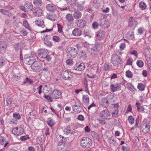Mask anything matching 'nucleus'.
I'll list each match as a JSON object with an SVG mask.
<instances>
[{
	"mask_svg": "<svg viewBox=\"0 0 151 151\" xmlns=\"http://www.w3.org/2000/svg\"><path fill=\"white\" fill-rule=\"evenodd\" d=\"M80 142L81 146L84 148H89L92 145V141L88 137L82 138Z\"/></svg>",
	"mask_w": 151,
	"mask_h": 151,
	"instance_id": "1",
	"label": "nucleus"
},
{
	"mask_svg": "<svg viewBox=\"0 0 151 151\" xmlns=\"http://www.w3.org/2000/svg\"><path fill=\"white\" fill-rule=\"evenodd\" d=\"M122 58L117 54H114L111 55V62L114 66H118L122 64Z\"/></svg>",
	"mask_w": 151,
	"mask_h": 151,
	"instance_id": "2",
	"label": "nucleus"
},
{
	"mask_svg": "<svg viewBox=\"0 0 151 151\" xmlns=\"http://www.w3.org/2000/svg\"><path fill=\"white\" fill-rule=\"evenodd\" d=\"M99 116L103 119H109L111 118V116L109 111L105 109L101 111L99 114Z\"/></svg>",
	"mask_w": 151,
	"mask_h": 151,
	"instance_id": "3",
	"label": "nucleus"
},
{
	"mask_svg": "<svg viewBox=\"0 0 151 151\" xmlns=\"http://www.w3.org/2000/svg\"><path fill=\"white\" fill-rule=\"evenodd\" d=\"M31 68L34 71L39 72L42 69V65L40 63L36 61L32 65Z\"/></svg>",
	"mask_w": 151,
	"mask_h": 151,
	"instance_id": "4",
	"label": "nucleus"
},
{
	"mask_svg": "<svg viewBox=\"0 0 151 151\" xmlns=\"http://www.w3.org/2000/svg\"><path fill=\"white\" fill-rule=\"evenodd\" d=\"M67 52L68 53V56L70 58H75L77 55L76 49L73 47L68 48Z\"/></svg>",
	"mask_w": 151,
	"mask_h": 151,
	"instance_id": "5",
	"label": "nucleus"
},
{
	"mask_svg": "<svg viewBox=\"0 0 151 151\" xmlns=\"http://www.w3.org/2000/svg\"><path fill=\"white\" fill-rule=\"evenodd\" d=\"M110 88L111 91L114 93L117 91H120L121 89V83H116L110 85Z\"/></svg>",
	"mask_w": 151,
	"mask_h": 151,
	"instance_id": "6",
	"label": "nucleus"
},
{
	"mask_svg": "<svg viewBox=\"0 0 151 151\" xmlns=\"http://www.w3.org/2000/svg\"><path fill=\"white\" fill-rule=\"evenodd\" d=\"M72 73L68 70H63L61 73L62 78L65 80L70 79V76H71Z\"/></svg>",
	"mask_w": 151,
	"mask_h": 151,
	"instance_id": "7",
	"label": "nucleus"
},
{
	"mask_svg": "<svg viewBox=\"0 0 151 151\" xmlns=\"http://www.w3.org/2000/svg\"><path fill=\"white\" fill-rule=\"evenodd\" d=\"M12 133L16 135L19 136L22 134L24 132V129L20 127L14 128L12 131Z\"/></svg>",
	"mask_w": 151,
	"mask_h": 151,
	"instance_id": "8",
	"label": "nucleus"
},
{
	"mask_svg": "<svg viewBox=\"0 0 151 151\" xmlns=\"http://www.w3.org/2000/svg\"><path fill=\"white\" fill-rule=\"evenodd\" d=\"M30 57L28 58V59L27 60L25 63L28 65H32L35 61L36 54L35 52H31L30 55Z\"/></svg>",
	"mask_w": 151,
	"mask_h": 151,
	"instance_id": "9",
	"label": "nucleus"
},
{
	"mask_svg": "<svg viewBox=\"0 0 151 151\" xmlns=\"http://www.w3.org/2000/svg\"><path fill=\"white\" fill-rule=\"evenodd\" d=\"M33 14L36 17L41 16L42 14V11L39 7H34L32 9Z\"/></svg>",
	"mask_w": 151,
	"mask_h": 151,
	"instance_id": "10",
	"label": "nucleus"
},
{
	"mask_svg": "<svg viewBox=\"0 0 151 151\" xmlns=\"http://www.w3.org/2000/svg\"><path fill=\"white\" fill-rule=\"evenodd\" d=\"M73 68L76 70L82 71L85 68V65L83 63H78L75 65Z\"/></svg>",
	"mask_w": 151,
	"mask_h": 151,
	"instance_id": "11",
	"label": "nucleus"
},
{
	"mask_svg": "<svg viewBox=\"0 0 151 151\" xmlns=\"http://www.w3.org/2000/svg\"><path fill=\"white\" fill-rule=\"evenodd\" d=\"M38 54L40 57L44 58L48 55V50L46 49H40L38 50Z\"/></svg>",
	"mask_w": 151,
	"mask_h": 151,
	"instance_id": "12",
	"label": "nucleus"
},
{
	"mask_svg": "<svg viewBox=\"0 0 151 151\" xmlns=\"http://www.w3.org/2000/svg\"><path fill=\"white\" fill-rule=\"evenodd\" d=\"M100 105L105 107H108L109 104V100L107 98L104 97L100 101Z\"/></svg>",
	"mask_w": 151,
	"mask_h": 151,
	"instance_id": "13",
	"label": "nucleus"
},
{
	"mask_svg": "<svg viewBox=\"0 0 151 151\" xmlns=\"http://www.w3.org/2000/svg\"><path fill=\"white\" fill-rule=\"evenodd\" d=\"M105 32L102 30H99L98 31L96 34V39L99 40H101L104 38L105 36Z\"/></svg>",
	"mask_w": 151,
	"mask_h": 151,
	"instance_id": "14",
	"label": "nucleus"
},
{
	"mask_svg": "<svg viewBox=\"0 0 151 151\" xmlns=\"http://www.w3.org/2000/svg\"><path fill=\"white\" fill-rule=\"evenodd\" d=\"M73 110L75 112L79 113L82 110L81 106L79 105V103L76 102L75 105L73 107Z\"/></svg>",
	"mask_w": 151,
	"mask_h": 151,
	"instance_id": "15",
	"label": "nucleus"
},
{
	"mask_svg": "<svg viewBox=\"0 0 151 151\" xmlns=\"http://www.w3.org/2000/svg\"><path fill=\"white\" fill-rule=\"evenodd\" d=\"M46 8L48 11L52 12H53L56 9V6L52 4L47 5Z\"/></svg>",
	"mask_w": 151,
	"mask_h": 151,
	"instance_id": "16",
	"label": "nucleus"
},
{
	"mask_svg": "<svg viewBox=\"0 0 151 151\" xmlns=\"http://www.w3.org/2000/svg\"><path fill=\"white\" fill-rule=\"evenodd\" d=\"M61 93L60 91L58 90H55L52 93V98L54 99H57L60 97Z\"/></svg>",
	"mask_w": 151,
	"mask_h": 151,
	"instance_id": "17",
	"label": "nucleus"
},
{
	"mask_svg": "<svg viewBox=\"0 0 151 151\" xmlns=\"http://www.w3.org/2000/svg\"><path fill=\"white\" fill-rule=\"evenodd\" d=\"M99 50L98 48V45H96L95 46L91 48V55H98Z\"/></svg>",
	"mask_w": 151,
	"mask_h": 151,
	"instance_id": "18",
	"label": "nucleus"
},
{
	"mask_svg": "<svg viewBox=\"0 0 151 151\" xmlns=\"http://www.w3.org/2000/svg\"><path fill=\"white\" fill-rule=\"evenodd\" d=\"M142 131L145 133H147L150 130V127L149 124L147 123L145 125H143L142 126Z\"/></svg>",
	"mask_w": 151,
	"mask_h": 151,
	"instance_id": "19",
	"label": "nucleus"
},
{
	"mask_svg": "<svg viewBox=\"0 0 151 151\" xmlns=\"http://www.w3.org/2000/svg\"><path fill=\"white\" fill-rule=\"evenodd\" d=\"M0 144L3 145L4 147L7 146V145L9 144L8 142L6 140V139L3 137H0Z\"/></svg>",
	"mask_w": 151,
	"mask_h": 151,
	"instance_id": "20",
	"label": "nucleus"
},
{
	"mask_svg": "<svg viewBox=\"0 0 151 151\" xmlns=\"http://www.w3.org/2000/svg\"><path fill=\"white\" fill-rule=\"evenodd\" d=\"M35 23L36 25L42 28H44L45 27L44 22L41 20H36Z\"/></svg>",
	"mask_w": 151,
	"mask_h": 151,
	"instance_id": "21",
	"label": "nucleus"
},
{
	"mask_svg": "<svg viewBox=\"0 0 151 151\" xmlns=\"http://www.w3.org/2000/svg\"><path fill=\"white\" fill-rule=\"evenodd\" d=\"M83 103L86 105H88L89 104V97L88 95H83Z\"/></svg>",
	"mask_w": 151,
	"mask_h": 151,
	"instance_id": "22",
	"label": "nucleus"
},
{
	"mask_svg": "<svg viewBox=\"0 0 151 151\" xmlns=\"http://www.w3.org/2000/svg\"><path fill=\"white\" fill-rule=\"evenodd\" d=\"M82 13L79 11L74 12L73 14V17L76 19H81V17Z\"/></svg>",
	"mask_w": 151,
	"mask_h": 151,
	"instance_id": "23",
	"label": "nucleus"
},
{
	"mask_svg": "<svg viewBox=\"0 0 151 151\" xmlns=\"http://www.w3.org/2000/svg\"><path fill=\"white\" fill-rule=\"evenodd\" d=\"M72 34L75 36H79L81 34V31L79 29H75L73 31Z\"/></svg>",
	"mask_w": 151,
	"mask_h": 151,
	"instance_id": "24",
	"label": "nucleus"
},
{
	"mask_svg": "<svg viewBox=\"0 0 151 151\" xmlns=\"http://www.w3.org/2000/svg\"><path fill=\"white\" fill-rule=\"evenodd\" d=\"M86 24V22L84 20L80 19L77 21V25L78 27L81 28L84 27Z\"/></svg>",
	"mask_w": 151,
	"mask_h": 151,
	"instance_id": "25",
	"label": "nucleus"
},
{
	"mask_svg": "<svg viewBox=\"0 0 151 151\" xmlns=\"http://www.w3.org/2000/svg\"><path fill=\"white\" fill-rule=\"evenodd\" d=\"M24 7L26 9L32 10L33 9V5L31 2L26 1L24 4Z\"/></svg>",
	"mask_w": 151,
	"mask_h": 151,
	"instance_id": "26",
	"label": "nucleus"
},
{
	"mask_svg": "<svg viewBox=\"0 0 151 151\" xmlns=\"http://www.w3.org/2000/svg\"><path fill=\"white\" fill-rule=\"evenodd\" d=\"M67 21L69 22H73L74 20L73 17L72 16V14L68 13L67 14L65 17Z\"/></svg>",
	"mask_w": 151,
	"mask_h": 151,
	"instance_id": "27",
	"label": "nucleus"
},
{
	"mask_svg": "<svg viewBox=\"0 0 151 151\" xmlns=\"http://www.w3.org/2000/svg\"><path fill=\"white\" fill-rule=\"evenodd\" d=\"M71 131V129L70 126L69 125L67 126L63 130V132L64 134L68 135L69 134Z\"/></svg>",
	"mask_w": 151,
	"mask_h": 151,
	"instance_id": "28",
	"label": "nucleus"
},
{
	"mask_svg": "<svg viewBox=\"0 0 151 151\" xmlns=\"http://www.w3.org/2000/svg\"><path fill=\"white\" fill-rule=\"evenodd\" d=\"M33 83V81L30 78H26L24 80L23 83L25 85H28L32 84Z\"/></svg>",
	"mask_w": 151,
	"mask_h": 151,
	"instance_id": "29",
	"label": "nucleus"
},
{
	"mask_svg": "<svg viewBox=\"0 0 151 151\" xmlns=\"http://www.w3.org/2000/svg\"><path fill=\"white\" fill-rule=\"evenodd\" d=\"M7 46V44L3 41L0 42V49L1 50H5Z\"/></svg>",
	"mask_w": 151,
	"mask_h": 151,
	"instance_id": "30",
	"label": "nucleus"
},
{
	"mask_svg": "<svg viewBox=\"0 0 151 151\" xmlns=\"http://www.w3.org/2000/svg\"><path fill=\"white\" fill-rule=\"evenodd\" d=\"M109 142L111 146L115 145L116 143V140L115 138H111L109 140Z\"/></svg>",
	"mask_w": 151,
	"mask_h": 151,
	"instance_id": "31",
	"label": "nucleus"
},
{
	"mask_svg": "<svg viewBox=\"0 0 151 151\" xmlns=\"http://www.w3.org/2000/svg\"><path fill=\"white\" fill-rule=\"evenodd\" d=\"M33 3L36 6H41L42 4V0H33Z\"/></svg>",
	"mask_w": 151,
	"mask_h": 151,
	"instance_id": "32",
	"label": "nucleus"
},
{
	"mask_svg": "<svg viewBox=\"0 0 151 151\" xmlns=\"http://www.w3.org/2000/svg\"><path fill=\"white\" fill-rule=\"evenodd\" d=\"M139 7L142 10L145 9L147 7L146 4L144 2H140L139 4Z\"/></svg>",
	"mask_w": 151,
	"mask_h": 151,
	"instance_id": "33",
	"label": "nucleus"
},
{
	"mask_svg": "<svg viewBox=\"0 0 151 151\" xmlns=\"http://www.w3.org/2000/svg\"><path fill=\"white\" fill-rule=\"evenodd\" d=\"M112 65L109 63H106L104 65V69L105 71H107L111 68Z\"/></svg>",
	"mask_w": 151,
	"mask_h": 151,
	"instance_id": "34",
	"label": "nucleus"
},
{
	"mask_svg": "<svg viewBox=\"0 0 151 151\" xmlns=\"http://www.w3.org/2000/svg\"><path fill=\"white\" fill-rule=\"evenodd\" d=\"M133 17H131L129 18L128 19V26L129 27L132 26L133 24Z\"/></svg>",
	"mask_w": 151,
	"mask_h": 151,
	"instance_id": "35",
	"label": "nucleus"
},
{
	"mask_svg": "<svg viewBox=\"0 0 151 151\" xmlns=\"http://www.w3.org/2000/svg\"><path fill=\"white\" fill-rule=\"evenodd\" d=\"M47 123L48 125L51 127H52L55 124L54 121L51 118L48 119Z\"/></svg>",
	"mask_w": 151,
	"mask_h": 151,
	"instance_id": "36",
	"label": "nucleus"
},
{
	"mask_svg": "<svg viewBox=\"0 0 151 151\" xmlns=\"http://www.w3.org/2000/svg\"><path fill=\"white\" fill-rule=\"evenodd\" d=\"M23 25L28 30H30L31 28L29 27L27 20H24L23 22Z\"/></svg>",
	"mask_w": 151,
	"mask_h": 151,
	"instance_id": "37",
	"label": "nucleus"
},
{
	"mask_svg": "<svg viewBox=\"0 0 151 151\" xmlns=\"http://www.w3.org/2000/svg\"><path fill=\"white\" fill-rule=\"evenodd\" d=\"M127 37L128 38L132 40L134 37V33L132 32H129L127 35Z\"/></svg>",
	"mask_w": 151,
	"mask_h": 151,
	"instance_id": "38",
	"label": "nucleus"
},
{
	"mask_svg": "<svg viewBox=\"0 0 151 151\" xmlns=\"http://www.w3.org/2000/svg\"><path fill=\"white\" fill-rule=\"evenodd\" d=\"M44 140L43 138L39 137H37L36 139L37 142L39 144H42V142Z\"/></svg>",
	"mask_w": 151,
	"mask_h": 151,
	"instance_id": "39",
	"label": "nucleus"
},
{
	"mask_svg": "<svg viewBox=\"0 0 151 151\" xmlns=\"http://www.w3.org/2000/svg\"><path fill=\"white\" fill-rule=\"evenodd\" d=\"M0 12H1L4 15H6L7 16L9 15V11L7 10H5V9H0Z\"/></svg>",
	"mask_w": 151,
	"mask_h": 151,
	"instance_id": "40",
	"label": "nucleus"
},
{
	"mask_svg": "<svg viewBox=\"0 0 151 151\" xmlns=\"http://www.w3.org/2000/svg\"><path fill=\"white\" fill-rule=\"evenodd\" d=\"M104 119H101L100 118H98L97 119V120L99 122V124L104 125H105L106 123V121Z\"/></svg>",
	"mask_w": 151,
	"mask_h": 151,
	"instance_id": "41",
	"label": "nucleus"
},
{
	"mask_svg": "<svg viewBox=\"0 0 151 151\" xmlns=\"http://www.w3.org/2000/svg\"><path fill=\"white\" fill-rule=\"evenodd\" d=\"M14 117L16 120L19 119L21 118V116L19 113H14L13 114Z\"/></svg>",
	"mask_w": 151,
	"mask_h": 151,
	"instance_id": "42",
	"label": "nucleus"
},
{
	"mask_svg": "<svg viewBox=\"0 0 151 151\" xmlns=\"http://www.w3.org/2000/svg\"><path fill=\"white\" fill-rule=\"evenodd\" d=\"M80 58L84 60L86 59L87 58L86 53L84 51H82L81 52Z\"/></svg>",
	"mask_w": 151,
	"mask_h": 151,
	"instance_id": "43",
	"label": "nucleus"
},
{
	"mask_svg": "<svg viewBox=\"0 0 151 151\" xmlns=\"http://www.w3.org/2000/svg\"><path fill=\"white\" fill-rule=\"evenodd\" d=\"M137 88L138 89L141 91L144 90L145 88V87L141 83L138 84Z\"/></svg>",
	"mask_w": 151,
	"mask_h": 151,
	"instance_id": "44",
	"label": "nucleus"
},
{
	"mask_svg": "<svg viewBox=\"0 0 151 151\" xmlns=\"http://www.w3.org/2000/svg\"><path fill=\"white\" fill-rule=\"evenodd\" d=\"M127 88L130 91H134L135 88L131 84H128L127 85Z\"/></svg>",
	"mask_w": 151,
	"mask_h": 151,
	"instance_id": "45",
	"label": "nucleus"
},
{
	"mask_svg": "<svg viewBox=\"0 0 151 151\" xmlns=\"http://www.w3.org/2000/svg\"><path fill=\"white\" fill-rule=\"evenodd\" d=\"M137 65L140 68L142 67L143 65V62L141 60H139L137 61L136 63Z\"/></svg>",
	"mask_w": 151,
	"mask_h": 151,
	"instance_id": "46",
	"label": "nucleus"
},
{
	"mask_svg": "<svg viewBox=\"0 0 151 151\" xmlns=\"http://www.w3.org/2000/svg\"><path fill=\"white\" fill-rule=\"evenodd\" d=\"M126 75L127 77L129 78H132L133 76L132 72L129 70L126 72Z\"/></svg>",
	"mask_w": 151,
	"mask_h": 151,
	"instance_id": "47",
	"label": "nucleus"
},
{
	"mask_svg": "<svg viewBox=\"0 0 151 151\" xmlns=\"http://www.w3.org/2000/svg\"><path fill=\"white\" fill-rule=\"evenodd\" d=\"M43 97L49 101L50 102L52 101V98L50 96L45 95L43 96Z\"/></svg>",
	"mask_w": 151,
	"mask_h": 151,
	"instance_id": "48",
	"label": "nucleus"
},
{
	"mask_svg": "<svg viewBox=\"0 0 151 151\" xmlns=\"http://www.w3.org/2000/svg\"><path fill=\"white\" fill-rule=\"evenodd\" d=\"M12 78L14 81H17L19 79L20 77L18 74H14L12 77Z\"/></svg>",
	"mask_w": 151,
	"mask_h": 151,
	"instance_id": "49",
	"label": "nucleus"
},
{
	"mask_svg": "<svg viewBox=\"0 0 151 151\" xmlns=\"http://www.w3.org/2000/svg\"><path fill=\"white\" fill-rule=\"evenodd\" d=\"M66 63L69 65H72L73 63V60L70 59H67L66 61Z\"/></svg>",
	"mask_w": 151,
	"mask_h": 151,
	"instance_id": "50",
	"label": "nucleus"
},
{
	"mask_svg": "<svg viewBox=\"0 0 151 151\" xmlns=\"http://www.w3.org/2000/svg\"><path fill=\"white\" fill-rule=\"evenodd\" d=\"M52 39L54 41L56 42H59L60 40V37L57 36H54L53 37Z\"/></svg>",
	"mask_w": 151,
	"mask_h": 151,
	"instance_id": "51",
	"label": "nucleus"
},
{
	"mask_svg": "<svg viewBox=\"0 0 151 151\" xmlns=\"http://www.w3.org/2000/svg\"><path fill=\"white\" fill-rule=\"evenodd\" d=\"M128 121L129 123L132 124L134 122V119L132 116H130L128 117Z\"/></svg>",
	"mask_w": 151,
	"mask_h": 151,
	"instance_id": "52",
	"label": "nucleus"
},
{
	"mask_svg": "<svg viewBox=\"0 0 151 151\" xmlns=\"http://www.w3.org/2000/svg\"><path fill=\"white\" fill-rule=\"evenodd\" d=\"M43 88V86L42 85H41L40 86L37 88V91L39 94H41L42 92V89Z\"/></svg>",
	"mask_w": 151,
	"mask_h": 151,
	"instance_id": "53",
	"label": "nucleus"
},
{
	"mask_svg": "<svg viewBox=\"0 0 151 151\" xmlns=\"http://www.w3.org/2000/svg\"><path fill=\"white\" fill-rule=\"evenodd\" d=\"M14 47L16 50H19L21 48V46L19 43L14 44Z\"/></svg>",
	"mask_w": 151,
	"mask_h": 151,
	"instance_id": "54",
	"label": "nucleus"
},
{
	"mask_svg": "<svg viewBox=\"0 0 151 151\" xmlns=\"http://www.w3.org/2000/svg\"><path fill=\"white\" fill-rule=\"evenodd\" d=\"M9 123L10 124H12L13 125H16L17 123V120H14L12 119H11L9 120Z\"/></svg>",
	"mask_w": 151,
	"mask_h": 151,
	"instance_id": "55",
	"label": "nucleus"
},
{
	"mask_svg": "<svg viewBox=\"0 0 151 151\" xmlns=\"http://www.w3.org/2000/svg\"><path fill=\"white\" fill-rule=\"evenodd\" d=\"M68 4L71 5L75 3L76 0H66Z\"/></svg>",
	"mask_w": 151,
	"mask_h": 151,
	"instance_id": "56",
	"label": "nucleus"
},
{
	"mask_svg": "<svg viewBox=\"0 0 151 151\" xmlns=\"http://www.w3.org/2000/svg\"><path fill=\"white\" fill-rule=\"evenodd\" d=\"M45 44L47 46L51 47L52 45V43L51 42L48 41H45L44 42Z\"/></svg>",
	"mask_w": 151,
	"mask_h": 151,
	"instance_id": "57",
	"label": "nucleus"
},
{
	"mask_svg": "<svg viewBox=\"0 0 151 151\" xmlns=\"http://www.w3.org/2000/svg\"><path fill=\"white\" fill-rule=\"evenodd\" d=\"M126 47V45L125 43H123L120 44L119 46V48L121 51L124 49Z\"/></svg>",
	"mask_w": 151,
	"mask_h": 151,
	"instance_id": "58",
	"label": "nucleus"
},
{
	"mask_svg": "<svg viewBox=\"0 0 151 151\" xmlns=\"http://www.w3.org/2000/svg\"><path fill=\"white\" fill-rule=\"evenodd\" d=\"M121 150L123 151H129V148L123 145L122 146Z\"/></svg>",
	"mask_w": 151,
	"mask_h": 151,
	"instance_id": "59",
	"label": "nucleus"
},
{
	"mask_svg": "<svg viewBox=\"0 0 151 151\" xmlns=\"http://www.w3.org/2000/svg\"><path fill=\"white\" fill-rule=\"evenodd\" d=\"M60 138L61 143H64L66 142L67 141L66 138L60 135Z\"/></svg>",
	"mask_w": 151,
	"mask_h": 151,
	"instance_id": "60",
	"label": "nucleus"
},
{
	"mask_svg": "<svg viewBox=\"0 0 151 151\" xmlns=\"http://www.w3.org/2000/svg\"><path fill=\"white\" fill-rule=\"evenodd\" d=\"M118 111L116 109L112 113V115L114 116H116L118 114Z\"/></svg>",
	"mask_w": 151,
	"mask_h": 151,
	"instance_id": "61",
	"label": "nucleus"
},
{
	"mask_svg": "<svg viewBox=\"0 0 151 151\" xmlns=\"http://www.w3.org/2000/svg\"><path fill=\"white\" fill-rule=\"evenodd\" d=\"M41 71V72H49L48 70V68L47 67H45L44 68H43L42 67V69L40 71Z\"/></svg>",
	"mask_w": 151,
	"mask_h": 151,
	"instance_id": "62",
	"label": "nucleus"
},
{
	"mask_svg": "<svg viewBox=\"0 0 151 151\" xmlns=\"http://www.w3.org/2000/svg\"><path fill=\"white\" fill-rule=\"evenodd\" d=\"M137 109L138 111H143L145 109L144 107L142 106H137Z\"/></svg>",
	"mask_w": 151,
	"mask_h": 151,
	"instance_id": "63",
	"label": "nucleus"
},
{
	"mask_svg": "<svg viewBox=\"0 0 151 151\" xmlns=\"http://www.w3.org/2000/svg\"><path fill=\"white\" fill-rule=\"evenodd\" d=\"M5 64V61L4 59L1 57H0V65L2 66Z\"/></svg>",
	"mask_w": 151,
	"mask_h": 151,
	"instance_id": "64",
	"label": "nucleus"
}]
</instances>
